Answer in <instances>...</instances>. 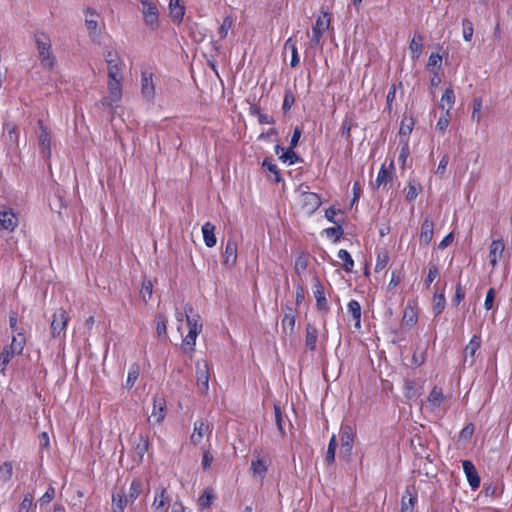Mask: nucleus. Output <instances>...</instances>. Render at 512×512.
Wrapping results in <instances>:
<instances>
[{
	"label": "nucleus",
	"mask_w": 512,
	"mask_h": 512,
	"mask_svg": "<svg viewBox=\"0 0 512 512\" xmlns=\"http://www.w3.org/2000/svg\"><path fill=\"white\" fill-rule=\"evenodd\" d=\"M341 451L350 456L353 448L354 432L350 426H343L340 431Z\"/></svg>",
	"instance_id": "13"
},
{
	"label": "nucleus",
	"mask_w": 512,
	"mask_h": 512,
	"mask_svg": "<svg viewBox=\"0 0 512 512\" xmlns=\"http://www.w3.org/2000/svg\"><path fill=\"white\" fill-rule=\"evenodd\" d=\"M276 154L279 155L280 159L284 162H288L289 164H294L298 160V156L291 147L288 150H285L283 147L277 145Z\"/></svg>",
	"instance_id": "33"
},
{
	"label": "nucleus",
	"mask_w": 512,
	"mask_h": 512,
	"mask_svg": "<svg viewBox=\"0 0 512 512\" xmlns=\"http://www.w3.org/2000/svg\"><path fill=\"white\" fill-rule=\"evenodd\" d=\"M95 10L88 8L85 11V25L89 32V36L93 41H96L100 37V31L98 29L97 20H90L89 16H96Z\"/></svg>",
	"instance_id": "17"
},
{
	"label": "nucleus",
	"mask_w": 512,
	"mask_h": 512,
	"mask_svg": "<svg viewBox=\"0 0 512 512\" xmlns=\"http://www.w3.org/2000/svg\"><path fill=\"white\" fill-rule=\"evenodd\" d=\"M210 369L206 361L196 363V384L200 393L206 394L209 390Z\"/></svg>",
	"instance_id": "5"
},
{
	"label": "nucleus",
	"mask_w": 512,
	"mask_h": 512,
	"mask_svg": "<svg viewBox=\"0 0 512 512\" xmlns=\"http://www.w3.org/2000/svg\"><path fill=\"white\" fill-rule=\"evenodd\" d=\"M169 10L172 20L180 23L184 16V7L180 4V0H170Z\"/></svg>",
	"instance_id": "28"
},
{
	"label": "nucleus",
	"mask_w": 512,
	"mask_h": 512,
	"mask_svg": "<svg viewBox=\"0 0 512 512\" xmlns=\"http://www.w3.org/2000/svg\"><path fill=\"white\" fill-rule=\"evenodd\" d=\"M294 101H295V98H294V95L291 91H286L285 92V95H284V100H283V110L286 112V111H289L292 107V105L294 104Z\"/></svg>",
	"instance_id": "56"
},
{
	"label": "nucleus",
	"mask_w": 512,
	"mask_h": 512,
	"mask_svg": "<svg viewBox=\"0 0 512 512\" xmlns=\"http://www.w3.org/2000/svg\"><path fill=\"white\" fill-rule=\"evenodd\" d=\"M455 103V94L452 88H447L442 95L440 107L450 112Z\"/></svg>",
	"instance_id": "34"
},
{
	"label": "nucleus",
	"mask_w": 512,
	"mask_h": 512,
	"mask_svg": "<svg viewBox=\"0 0 512 512\" xmlns=\"http://www.w3.org/2000/svg\"><path fill=\"white\" fill-rule=\"evenodd\" d=\"M268 470V460L261 457L257 451L253 452V458L251 461V471L253 477H259L263 479Z\"/></svg>",
	"instance_id": "12"
},
{
	"label": "nucleus",
	"mask_w": 512,
	"mask_h": 512,
	"mask_svg": "<svg viewBox=\"0 0 512 512\" xmlns=\"http://www.w3.org/2000/svg\"><path fill=\"white\" fill-rule=\"evenodd\" d=\"M445 396L441 388L434 387L427 398V403L432 410H436L444 403Z\"/></svg>",
	"instance_id": "22"
},
{
	"label": "nucleus",
	"mask_w": 512,
	"mask_h": 512,
	"mask_svg": "<svg viewBox=\"0 0 512 512\" xmlns=\"http://www.w3.org/2000/svg\"><path fill=\"white\" fill-rule=\"evenodd\" d=\"M128 502H125V494H114L112 498V512H123Z\"/></svg>",
	"instance_id": "39"
},
{
	"label": "nucleus",
	"mask_w": 512,
	"mask_h": 512,
	"mask_svg": "<svg viewBox=\"0 0 512 512\" xmlns=\"http://www.w3.org/2000/svg\"><path fill=\"white\" fill-rule=\"evenodd\" d=\"M331 19L327 12H323L322 16L316 19L315 25L312 27V34L310 36L311 46L315 48H322L321 41L325 31L330 27Z\"/></svg>",
	"instance_id": "3"
},
{
	"label": "nucleus",
	"mask_w": 512,
	"mask_h": 512,
	"mask_svg": "<svg viewBox=\"0 0 512 512\" xmlns=\"http://www.w3.org/2000/svg\"><path fill=\"white\" fill-rule=\"evenodd\" d=\"M141 12L146 25L151 28L158 26L159 11L155 3L149 0H141Z\"/></svg>",
	"instance_id": "7"
},
{
	"label": "nucleus",
	"mask_w": 512,
	"mask_h": 512,
	"mask_svg": "<svg viewBox=\"0 0 512 512\" xmlns=\"http://www.w3.org/2000/svg\"><path fill=\"white\" fill-rule=\"evenodd\" d=\"M32 505H33V496L31 494L25 495V497L23 498V500L20 504L19 512H29Z\"/></svg>",
	"instance_id": "55"
},
{
	"label": "nucleus",
	"mask_w": 512,
	"mask_h": 512,
	"mask_svg": "<svg viewBox=\"0 0 512 512\" xmlns=\"http://www.w3.org/2000/svg\"><path fill=\"white\" fill-rule=\"evenodd\" d=\"M482 107H483L482 99L480 97L474 98L473 102H472L471 119H472V121H475L477 124L480 123V121L482 120V117H483Z\"/></svg>",
	"instance_id": "36"
},
{
	"label": "nucleus",
	"mask_w": 512,
	"mask_h": 512,
	"mask_svg": "<svg viewBox=\"0 0 512 512\" xmlns=\"http://www.w3.org/2000/svg\"><path fill=\"white\" fill-rule=\"evenodd\" d=\"M18 226V218L12 209L0 205V227L8 231H14Z\"/></svg>",
	"instance_id": "9"
},
{
	"label": "nucleus",
	"mask_w": 512,
	"mask_h": 512,
	"mask_svg": "<svg viewBox=\"0 0 512 512\" xmlns=\"http://www.w3.org/2000/svg\"><path fill=\"white\" fill-rule=\"evenodd\" d=\"M103 57L106 64L118 62L119 60H121V56L119 55V53L116 50L109 48L105 49V51L103 52Z\"/></svg>",
	"instance_id": "50"
},
{
	"label": "nucleus",
	"mask_w": 512,
	"mask_h": 512,
	"mask_svg": "<svg viewBox=\"0 0 512 512\" xmlns=\"http://www.w3.org/2000/svg\"><path fill=\"white\" fill-rule=\"evenodd\" d=\"M409 49L412 53L413 59H418L423 49V37L420 34H415L412 38Z\"/></svg>",
	"instance_id": "32"
},
{
	"label": "nucleus",
	"mask_w": 512,
	"mask_h": 512,
	"mask_svg": "<svg viewBox=\"0 0 512 512\" xmlns=\"http://www.w3.org/2000/svg\"><path fill=\"white\" fill-rule=\"evenodd\" d=\"M141 94L147 101H152L155 97V85L151 72L143 71L141 73Z\"/></svg>",
	"instance_id": "11"
},
{
	"label": "nucleus",
	"mask_w": 512,
	"mask_h": 512,
	"mask_svg": "<svg viewBox=\"0 0 512 512\" xmlns=\"http://www.w3.org/2000/svg\"><path fill=\"white\" fill-rule=\"evenodd\" d=\"M107 65L108 79H123V60L112 62Z\"/></svg>",
	"instance_id": "29"
},
{
	"label": "nucleus",
	"mask_w": 512,
	"mask_h": 512,
	"mask_svg": "<svg viewBox=\"0 0 512 512\" xmlns=\"http://www.w3.org/2000/svg\"><path fill=\"white\" fill-rule=\"evenodd\" d=\"M55 496V489L50 486L47 491L44 493V495L40 498V502L42 504H48L52 501V499Z\"/></svg>",
	"instance_id": "60"
},
{
	"label": "nucleus",
	"mask_w": 512,
	"mask_h": 512,
	"mask_svg": "<svg viewBox=\"0 0 512 512\" xmlns=\"http://www.w3.org/2000/svg\"><path fill=\"white\" fill-rule=\"evenodd\" d=\"M313 289H314L313 292H314V296L316 299V304H317L318 310L327 312L329 308H328V303H327L325 293H324V287L318 279H315Z\"/></svg>",
	"instance_id": "18"
},
{
	"label": "nucleus",
	"mask_w": 512,
	"mask_h": 512,
	"mask_svg": "<svg viewBox=\"0 0 512 512\" xmlns=\"http://www.w3.org/2000/svg\"><path fill=\"white\" fill-rule=\"evenodd\" d=\"M122 82L123 79H108V95L100 101L102 106L109 108L112 112H114L115 105L122 99Z\"/></svg>",
	"instance_id": "2"
},
{
	"label": "nucleus",
	"mask_w": 512,
	"mask_h": 512,
	"mask_svg": "<svg viewBox=\"0 0 512 512\" xmlns=\"http://www.w3.org/2000/svg\"><path fill=\"white\" fill-rule=\"evenodd\" d=\"M389 180H391V174L383 165L378 173L375 185L376 187H380L381 185L386 184Z\"/></svg>",
	"instance_id": "46"
},
{
	"label": "nucleus",
	"mask_w": 512,
	"mask_h": 512,
	"mask_svg": "<svg viewBox=\"0 0 512 512\" xmlns=\"http://www.w3.org/2000/svg\"><path fill=\"white\" fill-rule=\"evenodd\" d=\"M166 493V489L163 487L160 489V493H156L152 503V509L154 512H166V504L168 500Z\"/></svg>",
	"instance_id": "25"
},
{
	"label": "nucleus",
	"mask_w": 512,
	"mask_h": 512,
	"mask_svg": "<svg viewBox=\"0 0 512 512\" xmlns=\"http://www.w3.org/2000/svg\"><path fill=\"white\" fill-rule=\"evenodd\" d=\"M462 465L471 488L477 489L480 485V477L478 476V473L473 463L469 460H464Z\"/></svg>",
	"instance_id": "16"
},
{
	"label": "nucleus",
	"mask_w": 512,
	"mask_h": 512,
	"mask_svg": "<svg viewBox=\"0 0 512 512\" xmlns=\"http://www.w3.org/2000/svg\"><path fill=\"white\" fill-rule=\"evenodd\" d=\"M295 327V316L291 313H286L282 319V328L285 334L291 335Z\"/></svg>",
	"instance_id": "40"
},
{
	"label": "nucleus",
	"mask_w": 512,
	"mask_h": 512,
	"mask_svg": "<svg viewBox=\"0 0 512 512\" xmlns=\"http://www.w3.org/2000/svg\"><path fill=\"white\" fill-rule=\"evenodd\" d=\"M285 47H289L291 49L292 57H291V67H296L299 63L297 48L295 46V43L292 41L291 38H289L286 43Z\"/></svg>",
	"instance_id": "53"
},
{
	"label": "nucleus",
	"mask_w": 512,
	"mask_h": 512,
	"mask_svg": "<svg viewBox=\"0 0 512 512\" xmlns=\"http://www.w3.org/2000/svg\"><path fill=\"white\" fill-rule=\"evenodd\" d=\"M448 163H449L448 155H443V157L441 158V160H440V162L438 164L436 173L441 175V176L444 175L445 172H446V168H447Z\"/></svg>",
	"instance_id": "61"
},
{
	"label": "nucleus",
	"mask_w": 512,
	"mask_h": 512,
	"mask_svg": "<svg viewBox=\"0 0 512 512\" xmlns=\"http://www.w3.org/2000/svg\"><path fill=\"white\" fill-rule=\"evenodd\" d=\"M192 307L188 306L185 308V318L189 327L188 334L183 339L182 347L185 352H191L194 350L196 338L202 330V324L198 323L199 316H190Z\"/></svg>",
	"instance_id": "1"
},
{
	"label": "nucleus",
	"mask_w": 512,
	"mask_h": 512,
	"mask_svg": "<svg viewBox=\"0 0 512 512\" xmlns=\"http://www.w3.org/2000/svg\"><path fill=\"white\" fill-rule=\"evenodd\" d=\"M148 440L141 436V443H139L136 447L137 453L140 456V458H143L144 454L148 450Z\"/></svg>",
	"instance_id": "62"
},
{
	"label": "nucleus",
	"mask_w": 512,
	"mask_h": 512,
	"mask_svg": "<svg viewBox=\"0 0 512 512\" xmlns=\"http://www.w3.org/2000/svg\"><path fill=\"white\" fill-rule=\"evenodd\" d=\"M233 25V20L231 17L227 16L224 18L222 24L220 25L218 29V35L221 39L226 38L228 31L231 29Z\"/></svg>",
	"instance_id": "45"
},
{
	"label": "nucleus",
	"mask_w": 512,
	"mask_h": 512,
	"mask_svg": "<svg viewBox=\"0 0 512 512\" xmlns=\"http://www.w3.org/2000/svg\"><path fill=\"white\" fill-rule=\"evenodd\" d=\"M298 205L303 213L310 215L319 208L321 199L316 193L303 191L299 195Z\"/></svg>",
	"instance_id": "4"
},
{
	"label": "nucleus",
	"mask_w": 512,
	"mask_h": 512,
	"mask_svg": "<svg viewBox=\"0 0 512 512\" xmlns=\"http://www.w3.org/2000/svg\"><path fill=\"white\" fill-rule=\"evenodd\" d=\"M68 321L69 317L65 309L59 308L56 310V312L53 314V319L50 326L52 336L58 337L64 333Z\"/></svg>",
	"instance_id": "8"
},
{
	"label": "nucleus",
	"mask_w": 512,
	"mask_h": 512,
	"mask_svg": "<svg viewBox=\"0 0 512 512\" xmlns=\"http://www.w3.org/2000/svg\"><path fill=\"white\" fill-rule=\"evenodd\" d=\"M215 495L211 489H206L203 493V495L199 498V505L201 507H208L211 505L212 501L214 500Z\"/></svg>",
	"instance_id": "49"
},
{
	"label": "nucleus",
	"mask_w": 512,
	"mask_h": 512,
	"mask_svg": "<svg viewBox=\"0 0 512 512\" xmlns=\"http://www.w3.org/2000/svg\"><path fill=\"white\" fill-rule=\"evenodd\" d=\"M338 258L344 262V269L347 271V272H350L354 266V261L353 259L351 258V255L348 253V251L344 250V249H341L339 250L338 252Z\"/></svg>",
	"instance_id": "42"
},
{
	"label": "nucleus",
	"mask_w": 512,
	"mask_h": 512,
	"mask_svg": "<svg viewBox=\"0 0 512 512\" xmlns=\"http://www.w3.org/2000/svg\"><path fill=\"white\" fill-rule=\"evenodd\" d=\"M215 225L211 222H206L202 226V235L205 242V245L209 248H212L216 245V237H215Z\"/></svg>",
	"instance_id": "23"
},
{
	"label": "nucleus",
	"mask_w": 512,
	"mask_h": 512,
	"mask_svg": "<svg viewBox=\"0 0 512 512\" xmlns=\"http://www.w3.org/2000/svg\"><path fill=\"white\" fill-rule=\"evenodd\" d=\"M263 167L267 168L268 171L272 172L275 175V181H280L277 166L275 164L268 160H264Z\"/></svg>",
	"instance_id": "64"
},
{
	"label": "nucleus",
	"mask_w": 512,
	"mask_h": 512,
	"mask_svg": "<svg viewBox=\"0 0 512 512\" xmlns=\"http://www.w3.org/2000/svg\"><path fill=\"white\" fill-rule=\"evenodd\" d=\"M40 132L38 135V143L39 147L41 149V152L43 153L44 157H50L51 155V149H50V134L48 130L43 126V122L41 120L38 121Z\"/></svg>",
	"instance_id": "15"
},
{
	"label": "nucleus",
	"mask_w": 512,
	"mask_h": 512,
	"mask_svg": "<svg viewBox=\"0 0 512 512\" xmlns=\"http://www.w3.org/2000/svg\"><path fill=\"white\" fill-rule=\"evenodd\" d=\"M495 298V292L493 288H490L486 294L484 307L486 310H490L493 307V302Z\"/></svg>",
	"instance_id": "59"
},
{
	"label": "nucleus",
	"mask_w": 512,
	"mask_h": 512,
	"mask_svg": "<svg viewBox=\"0 0 512 512\" xmlns=\"http://www.w3.org/2000/svg\"><path fill=\"white\" fill-rule=\"evenodd\" d=\"M139 377V367L137 365H132L128 377L126 380V388H132L135 382L137 381Z\"/></svg>",
	"instance_id": "47"
},
{
	"label": "nucleus",
	"mask_w": 512,
	"mask_h": 512,
	"mask_svg": "<svg viewBox=\"0 0 512 512\" xmlns=\"http://www.w3.org/2000/svg\"><path fill=\"white\" fill-rule=\"evenodd\" d=\"M325 232L328 237H334L335 240H338L343 234V230H342L341 226L327 228L325 230Z\"/></svg>",
	"instance_id": "58"
},
{
	"label": "nucleus",
	"mask_w": 512,
	"mask_h": 512,
	"mask_svg": "<svg viewBox=\"0 0 512 512\" xmlns=\"http://www.w3.org/2000/svg\"><path fill=\"white\" fill-rule=\"evenodd\" d=\"M348 313L351 314L352 319L355 321V327L360 328L361 327V306L358 301L351 300L348 303Z\"/></svg>",
	"instance_id": "30"
},
{
	"label": "nucleus",
	"mask_w": 512,
	"mask_h": 512,
	"mask_svg": "<svg viewBox=\"0 0 512 512\" xmlns=\"http://www.w3.org/2000/svg\"><path fill=\"white\" fill-rule=\"evenodd\" d=\"M39 58L41 60V63L44 67L51 69L54 65V58L51 56L50 53V43L47 41V39H41L38 38L36 40Z\"/></svg>",
	"instance_id": "10"
},
{
	"label": "nucleus",
	"mask_w": 512,
	"mask_h": 512,
	"mask_svg": "<svg viewBox=\"0 0 512 512\" xmlns=\"http://www.w3.org/2000/svg\"><path fill=\"white\" fill-rule=\"evenodd\" d=\"M389 262V255L387 251H381L377 255V261L375 264V271L379 272L383 270Z\"/></svg>",
	"instance_id": "44"
},
{
	"label": "nucleus",
	"mask_w": 512,
	"mask_h": 512,
	"mask_svg": "<svg viewBox=\"0 0 512 512\" xmlns=\"http://www.w3.org/2000/svg\"><path fill=\"white\" fill-rule=\"evenodd\" d=\"M415 121L412 116L404 115L401 121L399 136L401 139H408V136L413 131Z\"/></svg>",
	"instance_id": "27"
},
{
	"label": "nucleus",
	"mask_w": 512,
	"mask_h": 512,
	"mask_svg": "<svg viewBox=\"0 0 512 512\" xmlns=\"http://www.w3.org/2000/svg\"><path fill=\"white\" fill-rule=\"evenodd\" d=\"M505 249V245L501 239L492 241L489 249V263L495 267L498 260L501 258Z\"/></svg>",
	"instance_id": "19"
},
{
	"label": "nucleus",
	"mask_w": 512,
	"mask_h": 512,
	"mask_svg": "<svg viewBox=\"0 0 512 512\" xmlns=\"http://www.w3.org/2000/svg\"><path fill=\"white\" fill-rule=\"evenodd\" d=\"M318 341V329L316 326L308 323L306 325V335H305V345L310 351H314L316 349Z\"/></svg>",
	"instance_id": "24"
},
{
	"label": "nucleus",
	"mask_w": 512,
	"mask_h": 512,
	"mask_svg": "<svg viewBox=\"0 0 512 512\" xmlns=\"http://www.w3.org/2000/svg\"><path fill=\"white\" fill-rule=\"evenodd\" d=\"M210 432L209 425L204 421H197L194 424V430L191 435V442L195 445L199 444L203 437Z\"/></svg>",
	"instance_id": "21"
},
{
	"label": "nucleus",
	"mask_w": 512,
	"mask_h": 512,
	"mask_svg": "<svg viewBox=\"0 0 512 512\" xmlns=\"http://www.w3.org/2000/svg\"><path fill=\"white\" fill-rule=\"evenodd\" d=\"M434 223L430 218H425L421 226L420 243L422 245H429L433 238Z\"/></svg>",
	"instance_id": "20"
},
{
	"label": "nucleus",
	"mask_w": 512,
	"mask_h": 512,
	"mask_svg": "<svg viewBox=\"0 0 512 512\" xmlns=\"http://www.w3.org/2000/svg\"><path fill=\"white\" fill-rule=\"evenodd\" d=\"M438 275H439L438 268L435 265H431L429 267V272H428L427 279H426L427 284L430 285L437 278Z\"/></svg>",
	"instance_id": "63"
},
{
	"label": "nucleus",
	"mask_w": 512,
	"mask_h": 512,
	"mask_svg": "<svg viewBox=\"0 0 512 512\" xmlns=\"http://www.w3.org/2000/svg\"><path fill=\"white\" fill-rule=\"evenodd\" d=\"M445 297L443 293H437L435 292L433 297V311L435 312V315L438 316L442 313V311L445 308Z\"/></svg>",
	"instance_id": "38"
},
{
	"label": "nucleus",
	"mask_w": 512,
	"mask_h": 512,
	"mask_svg": "<svg viewBox=\"0 0 512 512\" xmlns=\"http://www.w3.org/2000/svg\"><path fill=\"white\" fill-rule=\"evenodd\" d=\"M449 123H450V112L446 111V113L438 119L436 128L439 131L444 132L447 129Z\"/></svg>",
	"instance_id": "54"
},
{
	"label": "nucleus",
	"mask_w": 512,
	"mask_h": 512,
	"mask_svg": "<svg viewBox=\"0 0 512 512\" xmlns=\"http://www.w3.org/2000/svg\"><path fill=\"white\" fill-rule=\"evenodd\" d=\"M422 187L419 183H417L415 180H411L408 183V190L406 193V200L407 201H413L418 194L421 192Z\"/></svg>",
	"instance_id": "41"
},
{
	"label": "nucleus",
	"mask_w": 512,
	"mask_h": 512,
	"mask_svg": "<svg viewBox=\"0 0 512 512\" xmlns=\"http://www.w3.org/2000/svg\"><path fill=\"white\" fill-rule=\"evenodd\" d=\"M462 26H463V38L466 41H471L473 33H474V28H473L472 22L469 19H463Z\"/></svg>",
	"instance_id": "51"
},
{
	"label": "nucleus",
	"mask_w": 512,
	"mask_h": 512,
	"mask_svg": "<svg viewBox=\"0 0 512 512\" xmlns=\"http://www.w3.org/2000/svg\"><path fill=\"white\" fill-rule=\"evenodd\" d=\"M416 315L412 308H406L403 315V324L412 327L416 323Z\"/></svg>",
	"instance_id": "52"
},
{
	"label": "nucleus",
	"mask_w": 512,
	"mask_h": 512,
	"mask_svg": "<svg viewBox=\"0 0 512 512\" xmlns=\"http://www.w3.org/2000/svg\"><path fill=\"white\" fill-rule=\"evenodd\" d=\"M142 491V483L141 481L135 479L132 481L129 491L125 494V502H133L138 498Z\"/></svg>",
	"instance_id": "35"
},
{
	"label": "nucleus",
	"mask_w": 512,
	"mask_h": 512,
	"mask_svg": "<svg viewBox=\"0 0 512 512\" xmlns=\"http://www.w3.org/2000/svg\"><path fill=\"white\" fill-rule=\"evenodd\" d=\"M237 261V243L234 240H228L223 252V265L232 268Z\"/></svg>",
	"instance_id": "14"
},
{
	"label": "nucleus",
	"mask_w": 512,
	"mask_h": 512,
	"mask_svg": "<svg viewBox=\"0 0 512 512\" xmlns=\"http://www.w3.org/2000/svg\"><path fill=\"white\" fill-rule=\"evenodd\" d=\"M480 344H481L480 337L477 335H474L464 349L465 357H467L469 355L471 358H473L476 351L479 349Z\"/></svg>",
	"instance_id": "37"
},
{
	"label": "nucleus",
	"mask_w": 512,
	"mask_h": 512,
	"mask_svg": "<svg viewBox=\"0 0 512 512\" xmlns=\"http://www.w3.org/2000/svg\"><path fill=\"white\" fill-rule=\"evenodd\" d=\"M13 474V466L9 461L4 462L0 466V480L6 482L11 479Z\"/></svg>",
	"instance_id": "43"
},
{
	"label": "nucleus",
	"mask_w": 512,
	"mask_h": 512,
	"mask_svg": "<svg viewBox=\"0 0 512 512\" xmlns=\"http://www.w3.org/2000/svg\"><path fill=\"white\" fill-rule=\"evenodd\" d=\"M400 144L402 147L399 154V162H401L402 166H404L408 156L410 155L408 139H401Z\"/></svg>",
	"instance_id": "48"
},
{
	"label": "nucleus",
	"mask_w": 512,
	"mask_h": 512,
	"mask_svg": "<svg viewBox=\"0 0 512 512\" xmlns=\"http://www.w3.org/2000/svg\"><path fill=\"white\" fill-rule=\"evenodd\" d=\"M142 298L147 301L152 296V283L150 281L143 282L141 289Z\"/></svg>",
	"instance_id": "57"
},
{
	"label": "nucleus",
	"mask_w": 512,
	"mask_h": 512,
	"mask_svg": "<svg viewBox=\"0 0 512 512\" xmlns=\"http://www.w3.org/2000/svg\"><path fill=\"white\" fill-rule=\"evenodd\" d=\"M416 502V495L407 488L405 494L402 496L401 512H413Z\"/></svg>",
	"instance_id": "26"
},
{
	"label": "nucleus",
	"mask_w": 512,
	"mask_h": 512,
	"mask_svg": "<svg viewBox=\"0 0 512 512\" xmlns=\"http://www.w3.org/2000/svg\"><path fill=\"white\" fill-rule=\"evenodd\" d=\"M26 344V339L22 333H18L16 336H13L9 349L11 350V354H21Z\"/></svg>",
	"instance_id": "31"
},
{
	"label": "nucleus",
	"mask_w": 512,
	"mask_h": 512,
	"mask_svg": "<svg viewBox=\"0 0 512 512\" xmlns=\"http://www.w3.org/2000/svg\"><path fill=\"white\" fill-rule=\"evenodd\" d=\"M166 415V401L161 395L153 397V410L148 418L152 425H159L162 423Z\"/></svg>",
	"instance_id": "6"
}]
</instances>
